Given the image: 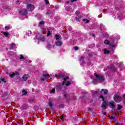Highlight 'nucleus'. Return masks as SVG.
<instances>
[{"label":"nucleus","instance_id":"obj_1","mask_svg":"<svg viewBox=\"0 0 125 125\" xmlns=\"http://www.w3.org/2000/svg\"><path fill=\"white\" fill-rule=\"evenodd\" d=\"M94 76L95 77L96 80H93V83H96L97 82L100 83H104L105 82V76H104V75L94 73Z\"/></svg>","mask_w":125,"mask_h":125},{"label":"nucleus","instance_id":"obj_2","mask_svg":"<svg viewBox=\"0 0 125 125\" xmlns=\"http://www.w3.org/2000/svg\"><path fill=\"white\" fill-rule=\"evenodd\" d=\"M116 47V44L114 42H111L109 44V50L104 49V54H109L110 53H114V47Z\"/></svg>","mask_w":125,"mask_h":125},{"label":"nucleus","instance_id":"obj_3","mask_svg":"<svg viewBox=\"0 0 125 125\" xmlns=\"http://www.w3.org/2000/svg\"><path fill=\"white\" fill-rule=\"evenodd\" d=\"M114 101H115V102H117V103H120V102L122 101V96L117 94L114 95Z\"/></svg>","mask_w":125,"mask_h":125},{"label":"nucleus","instance_id":"obj_4","mask_svg":"<svg viewBox=\"0 0 125 125\" xmlns=\"http://www.w3.org/2000/svg\"><path fill=\"white\" fill-rule=\"evenodd\" d=\"M26 7L28 11H32L35 9V6L31 4H28Z\"/></svg>","mask_w":125,"mask_h":125},{"label":"nucleus","instance_id":"obj_5","mask_svg":"<svg viewBox=\"0 0 125 125\" xmlns=\"http://www.w3.org/2000/svg\"><path fill=\"white\" fill-rule=\"evenodd\" d=\"M19 13L21 15H23V16H26V15H27V14H28V11H27V10H26V9L21 10L19 11Z\"/></svg>","mask_w":125,"mask_h":125},{"label":"nucleus","instance_id":"obj_6","mask_svg":"<svg viewBox=\"0 0 125 125\" xmlns=\"http://www.w3.org/2000/svg\"><path fill=\"white\" fill-rule=\"evenodd\" d=\"M79 12L78 11H76V14L77 15V17H75V20L77 22H80L81 21L80 20V19H81V18H82L83 17H82V16L79 15Z\"/></svg>","mask_w":125,"mask_h":125},{"label":"nucleus","instance_id":"obj_7","mask_svg":"<svg viewBox=\"0 0 125 125\" xmlns=\"http://www.w3.org/2000/svg\"><path fill=\"white\" fill-rule=\"evenodd\" d=\"M39 35L36 36V39L38 41H42V42H44L45 41V37L44 36H42L39 38Z\"/></svg>","mask_w":125,"mask_h":125},{"label":"nucleus","instance_id":"obj_8","mask_svg":"<svg viewBox=\"0 0 125 125\" xmlns=\"http://www.w3.org/2000/svg\"><path fill=\"white\" fill-rule=\"evenodd\" d=\"M109 105L112 109H115L116 108V105L114 104V102H110L109 103Z\"/></svg>","mask_w":125,"mask_h":125},{"label":"nucleus","instance_id":"obj_9","mask_svg":"<svg viewBox=\"0 0 125 125\" xmlns=\"http://www.w3.org/2000/svg\"><path fill=\"white\" fill-rule=\"evenodd\" d=\"M19 76V73L18 72H13L12 74H10L11 78H13V77H18Z\"/></svg>","mask_w":125,"mask_h":125},{"label":"nucleus","instance_id":"obj_10","mask_svg":"<svg viewBox=\"0 0 125 125\" xmlns=\"http://www.w3.org/2000/svg\"><path fill=\"white\" fill-rule=\"evenodd\" d=\"M43 76L45 78V79H49L50 78V76L48 75V73H46L45 72H43Z\"/></svg>","mask_w":125,"mask_h":125},{"label":"nucleus","instance_id":"obj_11","mask_svg":"<svg viewBox=\"0 0 125 125\" xmlns=\"http://www.w3.org/2000/svg\"><path fill=\"white\" fill-rule=\"evenodd\" d=\"M14 48H17L16 45H15V43H12L10 45L9 49L10 50L11 49H13Z\"/></svg>","mask_w":125,"mask_h":125},{"label":"nucleus","instance_id":"obj_12","mask_svg":"<svg viewBox=\"0 0 125 125\" xmlns=\"http://www.w3.org/2000/svg\"><path fill=\"white\" fill-rule=\"evenodd\" d=\"M109 69L110 70H112V71H114V72H116L117 71V69L115 68V65H114L113 64H111L109 67Z\"/></svg>","mask_w":125,"mask_h":125},{"label":"nucleus","instance_id":"obj_13","mask_svg":"<svg viewBox=\"0 0 125 125\" xmlns=\"http://www.w3.org/2000/svg\"><path fill=\"white\" fill-rule=\"evenodd\" d=\"M55 44L57 46H61V45H62V42L57 40L55 42Z\"/></svg>","mask_w":125,"mask_h":125},{"label":"nucleus","instance_id":"obj_14","mask_svg":"<svg viewBox=\"0 0 125 125\" xmlns=\"http://www.w3.org/2000/svg\"><path fill=\"white\" fill-rule=\"evenodd\" d=\"M84 58L83 57H81L80 58V61L81 62V65H84V64H85V62H84Z\"/></svg>","mask_w":125,"mask_h":125},{"label":"nucleus","instance_id":"obj_15","mask_svg":"<svg viewBox=\"0 0 125 125\" xmlns=\"http://www.w3.org/2000/svg\"><path fill=\"white\" fill-rule=\"evenodd\" d=\"M28 78H29V75H28L25 74V75H23V76L22 77V80H23V81H24V82H26V81H27V80H28Z\"/></svg>","mask_w":125,"mask_h":125},{"label":"nucleus","instance_id":"obj_16","mask_svg":"<svg viewBox=\"0 0 125 125\" xmlns=\"http://www.w3.org/2000/svg\"><path fill=\"white\" fill-rule=\"evenodd\" d=\"M56 86H57V89L59 91H60V90H61V89H62V87L61 86V84L58 83V84L56 85Z\"/></svg>","mask_w":125,"mask_h":125},{"label":"nucleus","instance_id":"obj_17","mask_svg":"<svg viewBox=\"0 0 125 125\" xmlns=\"http://www.w3.org/2000/svg\"><path fill=\"white\" fill-rule=\"evenodd\" d=\"M102 91H104V95H107V94H108V90L102 89L101 92H102Z\"/></svg>","mask_w":125,"mask_h":125},{"label":"nucleus","instance_id":"obj_18","mask_svg":"<svg viewBox=\"0 0 125 125\" xmlns=\"http://www.w3.org/2000/svg\"><path fill=\"white\" fill-rule=\"evenodd\" d=\"M22 95H27L28 92H27V91L25 90H22Z\"/></svg>","mask_w":125,"mask_h":125},{"label":"nucleus","instance_id":"obj_19","mask_svg":"<svg viewBox=\"0 0 125 125\" xmlns=\"http://www.w3.org/2000/svg\"><path fill=\"white\" fill-rule=\"evenodd\" d=\"M103 35L104 36V37H105V38L107 37H108V33H107L106 32H103Z\"/></svg>","mask_w":125,"mask_h":125},{"label":"nucleus","instance_id":"obj_20","mask_svg":"<svg viewBox=\"0 0 125 125\" xmlns=\"http://www.w3.org/2000/svg\"><path fill=\"white\" fill-rule=\"evenodd\" d=\"M55 38H56V40L57 41H58V40H59V39H60V35H58L57 34L55 35Z\"/></svg>","mask_w":125,"mask_h":125},{"label":"nucleus","instance_id":"obj_21","mask_svg":"<svg viewBox=\"0 0 125 125\" xmlns=\"http://www.w3.org/2000/svg\"><path fill=\"white\" fill-rule=\"evenodd\" d=\"M48 105H49V107H52V106H53V104H52V103L51 101L49 102Z\"/></svg>","mask_w":125,"mask_h":125},{"label":"nucleus","instance_id":"obj_22","mask_svg":"<svg viewBox=\"0 0 125 125\" xmlns=\"http://www.w3.org/2000/svg\"><path fill=\"white\" fill-rule=\"evenodd\" d=\"M104 43L105 44H108L109 43H110V42H109V41L108 40H105L104 41Z\"/></svg>","mask_w":125,"mask_h":125},{"label":"nucleus","instance_id":"obj_23","mask_svg":"<svg viewBox=\"0 0 125 125\" xmlns=\"http://www.w3.org/2000/svg\"><path fill=\"white\" fill-rule=\"evenodd\" d=\"M122 108H123V106H122L121 104H119L117 107L118 110H120L122 109Z\"/></svg>","mask_w":125,"mask_h":125},{"label":"nucleus","instance_id":"obj_24","mask_svg":"<svg viewBox=\"0 0 125 125\" xmlns=\"http://www.w3.org/2000/svg\"><path fill=\"white\" fill-rule=\"evenodd\" d=\"M93 95H96L98 94V91H94V92L92 93Z\"/></svg>","mask_w":125,"mask_h":125},{"label":"nucleus","instance_id":"obj_25","mask_svg":"<svg viewBox=\"0 0 125 125\" xmlns=\"http://www.w3.org/2000/svg\"><path fill=\"white\" fill-rule=\"evenodd\" d=\"M69 84H71V83H70V81H67V83H65L66 86H69Z\"/></svg>","mask_w":125,"mask_h":125},{"label":"nucleus","instance_id":"obj_26","mask_svg":"<svg viewBox=\"0 0 125 125\" xmlns=\"http://www.w3.org/2000/svg\"><path fill=\"white\" fill-rule=\"evenodd\" d=\"M83 21H86V23H89V21L87 20V19H83Z\"/></svg>","mask_w":125,"mask_h":125},{"label":"nucleus","instance_id":"obj_27","mask_svg":"<svg viewBox=\"0 0 125 125\" xmlns=\"http://www.w3.org/2000/svg\"><path fill=\"white\" fill-rule=\"evenodd\" d=\"M54 92H55V88H54L50 91V93H54Z\"/></svg>","mask_w":125,"mask_h":125},{"label":"nucleus","instance_id":"obj_28","mask_svg":"<svg viewBox=\"0 0 125 125\" xmlns=\"http://www.w3.org/2000/svg\"><path fill=\"white\" fill-rule=\"evenodd\" d=\"M102 108H103L104 109H106V105H105L104 104H103L102 105Z\"/></svg>","mask_w":125,"mask_h":125},{"label":"nucleus","instance_id":"obj_29","mask_svg":"<svg viewBox=\"0 0 125 125\" xmlns=\"http://www.w3.org/2000/svg\"><path fill=\"white\" fill-rule=\"evenodd\" d=\"M0 80L2 81V82H3V83H6V80L5 79L1 78L0 79Z\"/></svg>","mask_w":125,"mask_h":125},{"label":"nucleus","instance_id":"obj_30","mask_svg":"<svg viewBox=\"0 0 125 125\" xmlns=\"http://www.w3.org/2000/svg\"><path fill=\"white\" fill-rule=\"evenodd\" d=\"M3 34H4V36H5L6 37H7V36H8L9 34L7 32H3Z\"/></svg>","mask_w":125,"mask_h":125},{"label":"nucleus","instance_id":"obj_31","mask_svg":"<svg viewBox=\"0 0 125 125\" xmlns=\"http://www.w3.org/2000/svg\"><path fill=\"white\" fill-rule=\"evenodd\" d=\"M100 98L103 100V101H104V100H105V99H104V97L103 95L100 96Z\"/></svg>","mask_w":125,"mask_h":125},{"label":"nucleus","instance_id":"obj_32","mask_svg":"<svg viewBox=\"0 0 125 125\" xmlns=\"http://www.w3.org/2000/svg\"><path fill=\"white\" fill-rule=\"evenodd\" d=\"M51 35V33H50V31H48V33H47V36H50Z\"/></svg>","mask_w":125,"mask_h":125},{"label":"nucleus","instance_id":"obj_33","mask_svg":"<svg viewBox=\"0 0 125 125\" xmlns=\"http://www.w3.org/2000/svg\"><path fill=\"white\" fill-rule=\"evenodd\" d=\"M24 59V56H23L22 55H21L20 57V59Z\"/></svg>","mask_w":125,"mask_h":125},{"label":"nucleus","instance_id":"obj_34","mask_svg":"<svg viewBox=\"0 0 125 125\" xmlns=\"http://www.w3.org/2000/svg\"><path fill=\"white\" fill-rule=\"evenodd\" d=\"M29 102L32 103L33 101H34V99H30L28 100Z\"/></svg>","mask_w":125,"mask_h":125},{"label":"nucleus","instance_id":"obj_35","mask_svg":"<svg viewBox=\"0 0 125 125\" xmlns=\"http://www.w3.org/2000/svg\"><path fill=\"white\" fill-rule=\"evenodd\" d=\"M44 1L45 2L46 4H48L49 3L48 0H44Z\"/></svg>","mask_w":125,"mask_h":125},{"label":"nucleus","instance_id":"obj_36","mask_svg":"<svg viewBox=\"0 0 125 125\" xmlns=\"http://www.w3.org/2000/svg\"><path fill=\"white\" fill-rule=\"evenodd\" d=\"M5 30H6V31H7V30H9V27L5 26Z\"/></svg>","mask_w":125,"mask_h":125},{"label":"nucleus","instance_id":"obj_37","mask_svg":"<svg viewBox=\"0 0 125 125\" xmlns=\"http://www.w3.org/2000/svg\"><path fill=\"white\" fill-rule=\"evenodd\" d=\"M40 25H43V24H44V22L43 21H41L40 23H39Z\"/></svg>","mask_w":125,"mask_h":125},{"label":"nucleus","instance_id":"obj_38","mask_svg":"<svg viewBox=\"0 0 125 125\" xmlns=\"http://www.w3.org/2000/svg\"><path fill=\"white\" fill-rule=\"evenodd\" d=\"M119 65V67H121V66H122L123 65V63H122L121 62H119L118 63Z\"/></svg>","mask_w":125,"mask_h":125},{"label":"nucleus","instance_id":"obj_39","mask_svg":"<svg viewBox=\"0 0 125 125\" xmlns=\"http://www.w3.org/2000/svg\"><path fill=\"white\" fill-rule=\"evenodd\" d=\"M64 118V115L62 114L61 116V120H63Z\"/></svg>","mask_w":125,"mask_h":125},{"label":"nucleus","instance_id":"obj_40","mask_svg":"<svg viewBox=\"0 0 125 125\" xmlns=\"http://www.w3.org/2000/svg\"><path fill=\"white\" fill-rule=\"evenodd\" d=\"M74 49H75V50H78L79 49V48L76 46L74 47Z\"/></svg>","mask_w":125,"mask_h":125},{"label":"nucleus","instance_id":"obj_41","mask_svg":"<svg viewBox=\"0 0 125 125\" xmlns=\"http://www.w3.org/2000/svg\"><path fill=\"white\" fill-rule=\"evenodd\" d=\"M68 79H69V77H65V78H64L63 79V80L64 81H66V80H68Z\"/></svg>","mask_w":125,"mask_h":125},{"label":"nucleus","instance_id":"obj_42","mask_svg":"<svg viewBox=\"0 0 125 125\" xmlns=\"http://www.w3.org/2000/svg\"><path fill=\"white\" fill-rule=\"evenodd\" d=\"M41 81H42V82H43L44 81H45V79L43 78H41Z\"/></svg>","mask_w":125,"mask_h":125},{"label":"nucleus","instance_id":"obj_43","mask_svg":"<svg viewBox=\"0 0 125 125\" xmlns=\"http://www.w3.org/2000/svg\"><path fill=\"white\" fill-rule=\"evenodd\" d=\"M103 115L104 116H106V115H107V113L106 112H103Z\"/></svg>","mask_w":125,"mask_h":125},{"label":"nucleus","instance_id":"obj_44","mask_svg":"<svg viewBox=\"0 0 125 125\" xmlns=\"http://www.w3.org/2000/svg\"><path fill=\"white\" fill-rule=\"evenodd\" d=\"M47 47L48 49L50 48V45H48V46H47Z\"/></svg>","mask_w":125,"mask_h":125},{"label":"nucleus","instance_id":"obj_45","mask_svg":"<svg viewBox=\"0 0 125 125\" xmlns=\"http://www.w3.org/2000/svg\"><path fill=\"white\" fill-rule=\"evenodd\" d=\"M62 84V85H64V84H65V81H63Z\"/></svg>","mask_w":125,"mask_h":125},{"label":"nucleus","instance_id":"obj_46","mask_svg":"<svg viewBox=\"0 0 125 125\" xmlns=\"http://www.w3.org/2000/svg\"><path fill=\"white\" fill-rule=\"evenodd\" d=\"M71 1L74 2V1H77V0H71Z\"/></svg>","mask_w":125,"mask_h":125},{"label":"nucleus","instance_id":"obj_47","mask_svg":"<svg viewBox=\"0 0 125 125\" xmlns=\"http://www.w3.org/2000/svg\"><path fill=\"white\" fill-rule=\"evenodd\" d=\"M123 98H125V94H124L123 96Z\"/></svg>","mask_w":125,"mask_h":125},{"label":"nucleus","instance_id":"obj_48","mask_svg":"<svg viewBox=\"0 0 125 125\" xmlns=\"http://www.w3.org/2000/svg\"><path fill=\"white\" fill-rule=\"evenodd\" d=\"M117 38H118L117 40H120V36H118Z\"/></svg>","mask_w":125,"mask_h":125},{"label":"nucleus","instance_id":"obj_49","mask_svg":"<svg viewBox=\"0 0 125 125\" xmlns=\"http://www.w3.org/2000/svg\"><path fill=\"white\" fill-rule=\"evenodd\" d=\"M55 78H57V74H55Z\"/></svg>","mask_w":125,"mask_h":125},{"label":"nucleus","instance_id":"obj_50","mask_svg":"<svg viewBox=\"0 0 125 125\" xmlns=\"http://www.w3.org/2000/svg\"><path fill=\"white\" fill-rule=\"evenodd\" d=\"M91 79H92V80H93V76H91Z\"/></svg>","mask_w":125,"mask_h":125},{"label":"nucleus","instance_id":"obj_51","mask_svg":"<svg viewBox=\"0 0 125 125\" xmlns=\"http://www.w3.org/2000/svg\"><path fill=\"white\" fill-rule=\"evenodd\" d=\"M64 97H66V96H67V95L66 94H64Z\"/></svg>","mask_w":125,"mask_h":125},{"label":"nucleus","instance_id":"obj_52","mask_svg":"<svg viewBox=\"0 0 125 125\" xmlns=\"http://www.w3.org/2000/svg\"><path fill=\"white\" fill-rule=\"evenodd\" d=\"M29 33H30V34H32V31H28Z\"/></svg>","mask_w":125,"mask_h":125},{"label":"nucleus","instance_id":"obj_53","mask_svg":"<svg viewBox=\"0 0 125 125\" xmlns=\"http://www.w3.org/2000/svg\"><path fill=\"white\" fill-rule=\"evenodd\" d=\"M95 34H92V37H95Z\"/></svg>","mask_w":125,"mask_h":125},{"label":"nucleus","instance_id":"obj_54","mask_svg":"<svg viewBox=\"0 0 125 125\" xmlns=\"http://www.w3.org/2000/svg\"><path fill=\"white\" fill-rule=\"evenodd\" d=\"M46 14H49V12H47V13H46Z\"/></svg>","mask_w":125,"mask_h":125},{"label":"nucleus","instance_id":"obj_55","mask_svg":"<svg viewBox=\"0 0 125 125\" xmlns=\"http://www.w3.org/2000/svg\"><path fill=\"white\" fill-rule=\"evenodd\" d=\"M66 3H67V4L69 3V1H67Z\"/></svg>","mask_w":125,"mask_h":125},{"label":"nucleus","instance_id":"obj_56","mask_svg":"<svg viewBox=\"0 0 125 125\" xmlns=\"http://www.w3.org/2000/svg\"><path fill=\"white\" fill-rule=\"evenodd\" d=\"M20 1L19 0H17V2H20Z\"/></svg>","mask_w":125,"mask_h":125},{"label":"nucleus","instance_id":"obj_57","mask_svg":"<svg viewBox=\"0 0 125 125\" xmlns=\"http://www.w3.org/2000/svg\"><path fill=\"white\" fill-rule=\"evenodd\" d=\"M119 20L121 21V20H123V19H120Z\"/></svg>","mask_w":125,"mask_h":125},{"label":"nucleus","instance_id":"obj_58","mask_svg":"<svg viewBox=\"0 0 125 125\" xmlns=\"http://www.w3.org/2000/svg\"><path fill=\"white\" fill-rule=\"evenodd\" d=\"M86 93H87V92L84 93V94H86Z\"/></svg>","mask_w":125,"mask_h":125},{"label":"nucleus","instance_id":"obj_59","mask_svg":"<svg viewBox=\"0 0 125 125\" xmlns=\"http://www.w3.org/2000/svg\"><path fill=\"white\" fill-rule=\"evenodd\" d=\"M115 125H118V123L115 124Z\"/></svg>","mask_w":125,"mask_h":125},{"label":"nucleus","instance_id":"obj_60","mask_svg":"<svg viewBox=\"0 0 125 125\" xmlns=\"http://www.w3.org/2000/svg\"><path fill=\"white\" fill-rule=\"evenodd\" d=\"M123 16H121H121H119V17H122Z\"/></svg>","mask_w":125,"mask_h":125},{"label":"nucleus","instance_id":"obj_61","mask_svg":"<svg viewBox=\"0 0 125 125\" xmlns=\"http://www.w3.org/2000/svg\"><path fill=\"white\" fill-rule=\"evenodd\" d=\"M30 81H29V82H28L29 83H30Z\"/></svg>","mask_w":125,"mask_h":125},{"label":"nucleus","instance_id":"obj_62","mask_svg":"<svg viewBox=\"0 0 125 125\" xmlns=\"http://www.w3.org/2000/svg\"><path fill=\"white\" fill-rule=\"evenodd\" d=\"M0 83H1V81H0Z\"/></svg>","mask_w":125,"mask_h":125},{"label":"nucleus","instance_id":"obj_63","mask_svg":"<svg viewBox=\"0 0 125 125\" xmlns=\"http://www.w3.org/2000/svg\"><path fill=\"white\" fill-rule=\"evenodd\" d=\"M87 63H89V62H87Z\"/></svg>","mask_w":125,"mask_h":125}]
</instances>
